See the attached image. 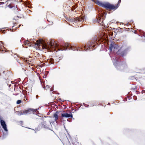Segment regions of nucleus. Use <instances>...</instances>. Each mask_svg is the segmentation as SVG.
I'll list each match as a JSON object with an SVG mask.
<instances>
[{
	"label": "nucleus",
	"instance_id": "obj_18",
	"mask_svg": "<svg viewBox=\"0 0 145 145\" xmlns=\"http://www.w3.org/2000/svg\"><path fill=\"white\" fill-rule=\"evenodd\" d=\"M47 21L49 22L50 24L51 25H52L53 24V22L52 21V19L50 18H47Z\"/></svg>",
	"mask_w": 145,
	"mask_h": 145
},
{
	"label": "nucleus",
	"instance_id": "obj_25",
	"mask_svg": "<svg viewBox=\"0 0 145 145\" xmlns=\"http://www.w3.org/2000/svg\"><path fill=\"white\" fill-rule=\"evenodd\" d=\"M8 7L10 8H11L13 7L12 5L11 4L9 5H8Z\"/></svg>",
	"mask_w": 145,
	"mask_h": 145
},
{
	"label": "nucleus",
	"instance_id": "obj_2",
	"mask_svg": "<svg viewBox=\"0 0 145 145\" xmlns=\"http://www.w3.org/2000/svg\"><path fill=\"white\" fill-rule=\"evenodd\" d=\"M95 39L96 40L95 41H91L88 44L87 46L88 48H87V50L89 49V50H92L93 49V48L94 49L96 48L97 46H98L99 44V41L100 40V39L99 38H97V37H95Z\"/></svg>",
	"mask_w": 145,
	"mask_h": 145
},
{
	"label": "nucleus",
	"instance_id": "obj_12",
	"mask_svg": "<svg viewBox=\"0 0 145 145\" xmlns=\"http://www.w3.org/2000/svg\"><path fill=\"white\" fill-rule=\"evenodd\" d=\"M58 114V112L57 111L53 114V117L54 118H55V120L56 122H57V120L59 118Z\"/></svg>",
	"mask_w": 145,
	"mask_h": 145
},
{
	"label": "nucleus",
	"instance_id": "obj_19",
	"mask_svg": "<svg viewBox=\"0 0 145 145\" xmlns=\"http://www.w3.org/2000/svg\"><path fill=\"white\" fill-rule=\"evenodd\" d=\"M51 12H47L46 13V17L47 18H50V14H51Z\"/></svg>",
	"mask_w": 145,
	"mask_h": 145
},
{
	"label": "nucleus",
	"instance_id": "obj_23",
	"mask_svg": "<svg viewBox=\"0 0 145 145\" xmlns=\"http://www.w3.org/2000/svg\"><path fill=\"white\" fill-rule=\"evenodd\" d=\"M54 60L53 59L51 58L50 59L49 61L52 64L53 63H54Z\"/></svg>",
	"mask_w": 145,
	"mask_h": 145
},
{
	"label": "nucleus",
	"instance_id": "obj_15",
	"mask_svg": "<svg viewBox=\"0 0 145 145\" xmlns=\"http://www.w3.org/2000/svg\"><path fill=\"white\" fill-rule=\"evenodd\" d=\"M120 52V50H119L118 52L119 53L120 55L122 56H123L125 55L127 53V50L126 49L125 50L123 51H122L121 52Z\"/></svg>",
	"mask_w": 145,
	"mask_h": 145
},
{
	"label": "nucleus",
	"instance_id": "obj_4",
	"mask_svg": "<svg viewBox=\"0 0 145 145\" xmlns=\"http://www.w3.org/2000/svg\"><path fill=\"white\" fill-rule=\"evenodd\" d=\"M55 121L50 122V120L48 119H44L42 122V127L45 128H49L52 126L51 123H54Z\"/></svg>",
	"mask_w": 145,
	"mask_h": 145
},
{
	"label": "nucleus",
	"instance_id": "obj_9",
	"mask_svg": "<svg viewBox=\"0 0 145 145\" xmlns=\"http://www.w3.org/2000/svg\"><path fill=\"white\" fill-rule=\"evenodd\" d=\"M118 46L114 43H111L110 44L109 46V49L110 51H112L113 50V51L115 50L118 49Z\"/></svg>",
	"mask_w": 145,
	"mask_h": 145
},
{
	"label": "nucleus",
	"instance_id": "obj_1",
	"mask_svg": "<svg viewBox=\"0 0 145 145\" xmlns=\"http://www.w3.org/2000/svg\"><path fill=\"white\" fill-rule=\"evenodd\" d=\"M64 45L65 47H61L59 46L56 42H54L53 43L52 41H48L47 44H45V45H43L42 46L43 49H47L51 50V51L56 50L57 51L61 50H66L67 49L74 51L77 49L76 47L72 46L70 45L69 44L65 43Z\"/></svg>",
	"mask_w": 145,
	"mask_h": 145
},
{
	"label": "nucleus",
	"instance_id": "obj_16",
	"mask_svg": "<svg viewBox=\"0 0 145 145\" xmlns=\"http://www.w3.org/2000/svg\"><path fill=\"white\" fill-rule=\"evenodd\" d=\"M35 42L33 41L34 44L35 45H37L38 46H39L40 45V44L41 43V42L40 40H35Z\"/></svg>",
	"mask_w": 145,
	"mask_h": 145
},
{
	"label": "nucleus",
	"instance_id": "obj_13",
	"mask_svg": "<svg viewBox=\"0 0 145 145\" xmlns=\"http://www.w3.org/2000/svg\"><path fill=\"white\" fill-rule=\"evenodd\" d=\"M23 44L24 45H27L29 46H31H31H33L32 42H30L28 40L25 41Z\"/></svg>",
	"mask_w": 145,
	"mask_h": 145
},
{
	"label": "nucleus",
	"instance_id": "obj_8",
	"mask_svg": "<svg viewBox=\"0 0 145 145\" xmlns=\"http://www.w3.org/2000/svg\"><path fill=\"white\" fill-rule=\"evenodd\" d=\"M0 74L2 75L5 79H7V77H8L10 76V72L9 71H3L2 72H1Z\"/></svg>",
	"mask_w": 145,
	"mask_h": 145
},
{
	"label": "nucleus",
	"instance_id": "obj_31",
	"mask_svg": "<svg viewBox=\"0 0 145 145\" xmlns=\"http://www.w3.org/2000/svg\"><path fill=\"white\" fill-rule=\"evenodd\" d=\"M101 37V35H100V38ZM100 41H101V38H100ZM101 44V43H100V44Z\"/></svg>",
	"mask_w": 145,
	"mask_h": 145
},
{
	"label": "nucleus",
	"instance_id": "obj_17",
	"mask_svg": "<svg viewBox=\"0 0 145 145\" xmlns=\"http://www.w3.org/2000/svg\"><path fill=\"white\" fill-rule=\"evenodd\" d=\"M86 47L84 46V47H83V46H81L80 47H78V49H77V51H87V50H86Z\"/></svg>",
	"mask_w": 145,
	"mask_h": 145
},
{
	"label": "nucleus",
	"instance_id": "obj_20",
	"mask_svg": "<svg viewBox=\"0 0 145 145\" xmlns=\"http://www.w3.org/2000/svg\"><path fill=\"white\" fill-rule=\"evenodd\" d=\"M4 46L3 43V42L2 41L0 42V51H1V49Z\"/></svg>",
	"mask_w": 145,
	"mask_h": 145
},
{
	"label": "nucleus",
	"instance_id": "obj_7",
	"mask_svg": "<svg viewBox=\"0 0 145 145\" xmlns=\"http://www.w3.org/2000/svg\"><path fill=\"white\" fill-rule=\"evenodd\" d=\"M84 19L80 17H77L74 18H71L69 20V21L72 22H74L75 23H76L77 22H81L82 21H83Z\"/></svg>",
	"mask_w": 145,
	"mask_h": 145
},
{
	"label": "nucleus",
	"instance_id": "obj_6",
	"mask_svg": "<svg viewBox=\"0 0 145 145\" xmlns=\"http://www.w3.org/2000/svg\"><path fill=\"white\" fill-rule=\"evenodd\" d=\"M127 67V65L125 63H122L116 67V68L118 70H123L125 69Z\"/></svg>",
	"mask_w": 145,
	"mask_h": 145
},
{
	"label": "nucleus",
	"instance_id": "obj_28",
	"mask_svg": "<svg viewBox=\"0 0 145 145\" xmlns=\"http://www.w3.org/2000/svg\"><path fill=\"white\" fill-rule=\"evenodd\" d=\"M20 25H19L18 27H16V28H17L19 27L20 26Z\"/></svg>",
	"mask_w": 145,
	"mask_h": 145
},
{
	"label": "nucleus",
	"instance_id": "obj_11",
	"mask_svg": "<svg viewBox=\"0 0 145 145\" xmlns=\"http://www.w3.org/2000/svg\"><path fill=\"white\" fill-rule=\"evenodd\" d=\"M61 117H62L65 118H72L73 116L72 114H69L68 113L65 112L63 113H62L61 114Z\"/></svg>",
	"mask_w": 145,
	"mask_h": 145
},
{
	"label": "nucleus",
	"instance_id": "obj_27",
	"mask_svg": "<svg viewBox=\"0 0 145 145\" xmlns=\"http://www.w3.org/2000/svg\"><path fill=\"white\" fill-rule=\"evenodd\" d=\"M102 24H100V25H101V24H102V25L103 26L104 25H103L104 24H103V21H102Z\"/></svg>",
	"mask_w": 145,
	"mask_h": 145
},
{
	"label": "nucleus",
	"instance_id": "obj_10",
	"mask_svg": "<svg viewBox=\"0 0 145 145\" xmlns=\"http://www.w3.org/2000/svg\"><path fill=\"white\" fill-rule=\"evenodd\" d=\"M0 122L1 125L2 126L3 128L4 129V130L7 132L8 130L7 128V125L6 124L5 122L3 120H1Z\"/></svg>",
	"mask_w": 145,
	"mask_h": 145
},
{
	"label": "nucleus",
	"instance_id": "obj_26",
	"mask_svg": "<svg viewBox=\"0 0 145 145\" xmlns=\"http://www.w3.org/2000/svg\"><path fill=\"white\" fill-rule=\"evenodd\" d=\"M16 24H16H14V25L12 27V30H14V29H15V27L16 26L15 25V24Z\"/></svg>",
	"mask_w": 145,
	"mask_h": 145
},
{
	"label": "nucleus",
	"instance_id": "obj_22",
	"mask_svg": "<svg viewBox=\"0 0 145 145\" xmlns=\"http://www.w3.org/2000/svg\"><path fill=\"white\" fill-rule=\"evenodd\" d=\"M140 72L139 73H140L141 74H143L145 72V69H140Z\"/></svg>",
	"mask_w": 145,
	"mask_h": 145
},
{
	"label": "nucleus",
	"instance_id": "obj_33",
	"mask_svg": "<svg viewBox=\"0 0 145 145\" xmlns=\"http://www.w3.org/2000/svg\"><path fill=\"white\" fill-rule=\"evenodd\" d=\"M54 92H54V91H53V92H52V93H54Z\"/></svg>",
	"mask_w": 145,
	"mask_h": 145
},
{
	"label": "nucleus",
	"instance_id": "obj_14",
	"mask_svg": "<svg viewBox=\"0 0 145 145\" xmlns=\"http://www.w3.org/2000/svg\"><path fill=\"white\" fill-rule=\"evenodd\" d=\"M100 20V16L98 15L96 16V18L93 20V22L94 23H98L99 24V21Z\"/></svg>",
	"mask_w": 145,
	"mask_h": 145
},
{
	"label": "nucleus",
	"instance_id": "obj_3",
	"mask_svg": "<svg viewBox=\"0 0 145 145\" xmlns=\"http://www.w3.org/2000/svg\"><path fill=\"white\" fill-rule=\"evenodd\" d=\"M121 2V0H119L118 3L116 6H115L112 4H111L109 3H102L100 2V6L105 8L107 10H115L119 6V4Z\"/></svg>",
	"mask_w": 145,
	"mask_h": 145
},
{
	"label": "nucleus",
	"instance_id": "obj_29",
	"mask_svg": "<svg viewBox=\"0 0 145 145\" xmlns=\"http://www.w3.org/2000/svg\"><path fill=\"white\" fill-rule=\"evenodd\" d=\"M143 36L144 37H145V33L144 34Z\"/></svg>",
	"mask_w": 145,
	"mask_h": 145
},
{
	"label": "nucleus",
	"instance_id": "obj_30",
	"mask_svg": "<svg viewBox=\"0 0 145 145\" xmlns=\"http://www.w3.org/2000/svg\"><path fill=\"white\" fill-rule=\"evenodd\" d=\"M67 145H71V144L70 143H69V144H67Z\"/></svg>",
	"mask_w": 145,
	"mask_h": 145
},
{
	"label": "nucleus",
	"instance_id": "obj_5",
	"mask_svg": "<svg viewBox=\"0 0 145 145\" xmlns=\"http://www.w3.org/2000/svg\"><path fill=\"white\" fill-rule=\"evenodd\" d=\"M36 110L34 109L29 108L26 110H24L23 111L20 110L18 111V114L19 115H21L23 114H35Z\"/></svg>",
	"mask_w": 145,
	"mask_h": 145
},
{
	"label": "nucleus",
	"instance_id": "obj_24",
	"mask_svg": "<svg viewBox=\"0 0 145 145\" xmlns=\"http://www.w3.org/2000/svg\"><path fill=\"white\" fill-rule=\"evenodd\" d=\"M22 102V101L20 100H18L16 102V104H19Z\"/></svg>",
	"mask_w": 145,
	"mask_h": 145
},
{
	"label": "nucleus",
	"instance_id": "obj_32",
	"mask_svg": "<svg viewBox=\"0 0 145 145\" xmlns=\"http://www.w3.org/2000/svg\"><path fill=\"white\" fill-rule=\"evenodd\" d=\"M100 19H101V14H100Z\"/></svg>",
	"mask_w": 145,
	"mask_h": 145
},
{
	"label": "nucleus",
	"instance_id": "obj_21",
	"mask_svg": "<svg viewBox=\"0 0 145 145\" xmlns=\"http://www.w3.org/2000/svg\"><path fill=\"white\" fill-rule=\"evenodd\" d=\"M94 2L97 5H100V1L97 0H94Z\"/></svg>",
	"mask_w": 145,
	"mask_h": 145
}]
</instances>
